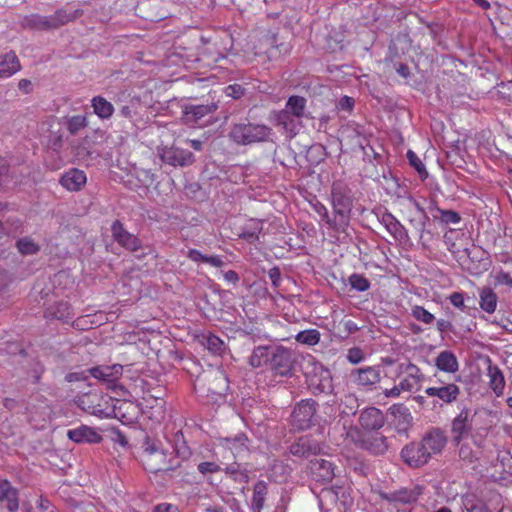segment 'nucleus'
Wrapping results in <instances>:
<instances>
[{
	"instance_id": "69168bd1",
	"label": "nucleus",
	"mask_w": 512,
	"mask_h": 512,
	"mask_svg": "<svg viewBox=\"0 0 512 512\" xmlns=\"http://www.w3.org/2000/svg\"><path fill=\"white\" fill-rule=\"evenodd\" d=\"M496 282L508 287H512V277L508 272L500 270L495 276Z\"/></svg>"
},
{
	"instance_id": "603ef678",
	"label": "nucleus",
	"mask_w": 512,
	"mask_h": 512,
	"mask_svg": "<svg viewBox=\"0 0 512 512\" xmlns=\"http://www.w3.org/2000/svg\"><path fill=\"white\" fill-rule=\"evenodd\" d=\"M407 159L410 165L415 168L418 172L421 179H425L428 177V172L425 168V165L422 163L420 158L411 150L407 152Z\"/></svg>"
},
{
	"instance_id": "9b49d317",
	"label": "nucleus",
	"mask_w": 512,
	"mask_h": 512,
	"mask_svg": "<svg viewBox=\"0 0 512 512\" xmlns=\"http://www.w3.org/2000/svg\"><path fill=\"white\" fill-rule=\"evenodd\" d=\"M111 232L113 239L124 249L131 252H137L141 249V240L127 231L119 220L113 222Z\"/></svg>"
},
{
	"instance_id": "49530a36",
	"label": "nucleus",
	"mask_w": 512,
	"mask_h": 512,
	"mask_svg": "<svg viewBox=\"0 0 512 512\" xmlns=\"http://www.w3.org/2000/svg\"><path fill=\"white\" fill-rule=\"evenodd\" d=\"M258 234H263L265 236L266 234H277L281 232L282 225L276 221L273 220H260L258 221Z\"/></svg>"
},
{
	"instance_id": "6e6552de",
	"label": "nucleus",
	"mask_w": 512,
	"mask_h": 512,
	"mask_svg": "<svg viewBox=\"0 0 512 512\" xmlns=\"http://www.w3.org/2000/svg\"><path fill=\"white\" fill-rule=\"evenodd\" d=\"M398 370L399 374H405V376L399 382L400 389H404L406 392H414L420 389L424 375L417 365L411 362L401 363L398 366Z\"/></svg>"
},
{
	"instance_id": "c85d7f7f",
	"label": "nucleus",
	"mask_w": 512,
	"mask_h": 512,
	"mask_svg": "<svg viewBox=\"0 0 512 512\" xmlns=\"http://www.w3.org/2000/svg\"><path fill=\"white\" fill-rule=\"evenodd\" d=\"M45 317L47 319H57L63 322H69L74 317V312L68 302L60 301L46 309Z\"/></svg>"
},
{
	"instance_id": "4468645a",
	"label": "nucleus",
	"mask_w": 512,
	"mask_h": 512,
	"mask_svg": "<svg viewBox=\"0 0 512 512\" xmlns=\"http://www.w3.org/2000/svg\"><path fill=\"white\" fill-rule=\"evenodd\" d=\"M358 422L364 430H379L385 424V416L380 409L367 407L360 412Z\"/></svg>"
},
{
	"instance_id": "052dcab7",
	"label": "nucleus",
	"mask_w": 512,
	"mask_h": 512,
	"mask_svg": "<svg viewBox=\"0 0 512 512\" xmlns=\"http://www.w3.org/2000/svg\"><path fill=\"white\" fill-rule=\"evenodd\" d=\"M89 375L90 374L88 370L80 372H70L65 376V381L69 383L87 381L89 379Z\"/></svg>"
},
{
	"instance_id": "1a4fd4ad",
	"label": "nucleus",
	"mask_w": 512,
	"mask_h": 512,
	"mask_svg": "<svg viewBox=\"0 0 512 512\" xmlns=\"http://www.w3.org/2000/svg\"><path fill=\"white\" fill-rule=\"evenodd\" d=\"M169 452L148 445L143 452V465L151 473L163 472L168 463Z\"/></svg>"
},
{
	"instance_id": "f704fd0d",
	"label": "nucleus",
	"mask_w": 512,
	"mask_h": 512,
	"mask_svg": "<svg viewBox=\"0 0 512 512\" xmlns=\"http://www.w3.org/2000/svg\"><path fill=\"white\" fill-rule=\"evenodd\" d=\"M318 498L321 512H333L337 510V498L331 487L322 489Z\"/></svg>"
},
{
	"instance_id": "39448f33",
	"label": "nucleus",
	"mask_w": 512,
	"mask_h": 512,
	"mask_svg": "<svg viewBox=\"0 0 512 512\" xmlns=\"http://www.w3.org/2000/svg\"><path fill=\"white\" fill-rule=\"evenodd\" d=\"M158 155L162 162L173 167L191 166L196 161V158L191 151L175 145L159 148Z\"/></svg>"
},
{
	"instance_id": "c756f323",
	"label": "nucleus",
	"mask_w": 512,
	"mask_h": 512,
	"mask_svg": "<svg viewBox=\"0 0 512 512\" xmlns=\"http://www.w3.org/2000/svg\"><path fill=\"white\" fill-rule=\"evenodd\" d=\"M83 14L80 9L68 10L62 8L57 10L53 15H50V27L57 29L71 21L78 19Z\"/></svg>"
},
{
	"instance_id": "423d86ee",
	"label": "nucleus",
	"mask_w": 512,
	"mask_h": 512,
	"mask_svg": "<svg viewBox=\"0 0 512 512\" xmlns=\"http://www.w3.org/2000/svg\"><path fill=\"white\" fill-rule=\"evenodd\" d=\"M317 403L313 399L300 401L291 414V423L298 430H305L312 426Z\"/></svg>"
},
{
	"instance_id": "864d4df0",
	"label": "nucleus",
	"mask_w": 512,
	"mask_h": 512,
	"mask_svg": "<svg viewBox=\"0 0 512 512\" xmlns=\"http://www.w3.org/2000/svg\"><path fill=\"white\" fill-rule=\"evenodd\" d=\"M351 287L359 292H364L370 288L369 280L361 274H352L349 277Z\"/></svg>"
},
{
	"instance_id": "473e14b6",
	"label": "nucleus",
	"mask_w": 512,
	"mask_h": 512,
	"mask_svg": "<svg viewBox=\"0 0 512 512\" xmlns=\"http://www.w3.org/2000/svg\"><path fill=\"white\" fill-rule=\"evenodd\" d=\"M488 377L490 388L497 396H501L505 387V379L502 371L498 366L489 365Z\"/></svg>"
},
{
	"instance_id": "a19ab883",
	"label": "nucleus",
	"mask_w": 512,
	"mask_h": 512,
	"mask_svg": "<svg viewBox=\"0 0 512 512\" xmlns=\"http://www.w3.org/2000/svg\"><path fill=\"white\" fill-rule=\"evenodd\" d=\"M203 345L213 354L221 355L225 351V343L218 336L209 334L203 338Z\"/></svg>"
},
{
	"instance_id": "7c9ffc66",
	"label": "nucleus",
	"mask_w": 512,
	"mask_h": 512,
	"mask_svg": "<svg viewBox=\"0 0 512 512\" xmlns=\"http://www.w3.org/2000/svg\"><path fill=\"white\" fill-rule=\"evenodd\" d=\"M435 366L443 372L455 373L459 369V362L452 351L444 350L435 358Z\"/></svg>"
},
{
	"instance_id": "338daca9",
	"label": "nucleus",
	"mask_w": 512,
	"mask_h": 512,
	"mask_svg": "<svg viewBox=\"0 0 512 512\" xmlns=\"http://www.w3.org/2000/svg\"><path fill=\"white\" fill-rule=\"evenodd\" d=\"M268 276L274 287H278L281 281V273L279 268L273 267L268 271Z\"/></svg>"
},
{
	"instance_id": "0eeeda50",
	"label": "nucleus",
	"mask_w": 512,
	"mask_h": 512,
	"mask_svg": "<svg viewBox=\"0 0 512 512\" xmlns=\"http://www.w3.org/2000/svg\"><path fill=\"white\" fill-rule=\"evenodd\" d=\"M400 456L403 462L411 468H420L431 459L429 452H427L425 445L421 441H413L406 444L402 448Z\"/></svg>"
},
{
	"instance_id": "4c0bfd02",
	"label": "nucleus",
	"mask_w": 512,
	"mask_h": 512,
	"mask_svg": "<svg viewBox=\"0 0 512 512\" xmlns=\"http://www.w3.org/2000/svg\"><path fill=\"white\" fill-rule=\"evenodd\" d=\"M337 498V510L333 512H346L352 505L353 500L347 488L341 486L331 487Z\"/></svg>"
},
{
	"instance_id": "bb28decb",
	"label": "nucleus",
	"mask_w": 512,
	"mask_h": 512,
	"mask_svg": "<svg viewBox=\"0 0 512 512\" xmlns=\"http://www.w3.org/2000/svg\"><path fill=\"white\" fill-rule=\"evenodd\" d=\"M86 180V174L82 170L73 168L62 175L60 184L69 191H79Z\"/></svg>"
},
{
	"instance_id": "4be33fe9",
	"label": "nucleus",
	"mask_w": 512,
	"mask_h": 512,
	"mask_svg": "<svg viewBox=\"0 0 512 512\" xmlns=\"http://www.w3.org/2000/svg\"><path fill=\"white\" fill-rule=\"evenodd\" d=\"M310 474L317 482H329L334 477L333 465L325 459H315L310 462Z\"/></svg>"
},
{
	"instance_id": "e2e57ef3",
	"label": "nucleus",
	"mask_w": 512,
	"mask_h": 512,
	"mask_svg": "<svg viewBox=\"0 0 512 512\" xmlns=\"http://www.w3.org/2000/svg\"><path fill=\"white\" fill-rule=\"evenodd\" d=\"M173 454L174 453L172 451L169 452L167 463L168 467H166L163 472L175 471L181 467V463L183 460H181V458H178L177 455L173 456Z\"/></svg>"
},
{
	"instance_id": "f3484780",
	"label": "nucleus",
	"mask_w": 512,
	"mask_h": 512,
	"mask_svg": "<svg viewBox=\"0 0 512 512\" xmlns=\"http://www.w3.org/2000/svg\"><path fill=\"white\" fill-rule=\"evenodd\" d=\"M353 382L358 386L370 387L381 380V370L379 367L367 366L354 369L351 372Z\"/></svg>"
},
{
	"instance_id": "f8f14e48",
	"label": "nucleus",
	"mask_w": 512,
	"mask_h": 512,
	"mask_svg": "<svg viewBox=\"0 0 512 512\" xmlns=\"http://www.w3.org/2000/svg\"><path fill=\"white\" fill-rule=\"evenodd\" d=\"M427 452H429L430 457L434 455L441 454L447 445V435L444 430L439 427H433L429 429L420 440Z\"/></svg>"
},
{
	"instance_id": "37998d69",
	"label": "nucleus",
	"mask_w": 512,
	"mask_h": 512,
	"mask_svg": "<svg viewBox=\"0 0 512 512\" xmlns=\"http://www.w3.org/2000/svg\"><path fill=\"white\" fill-rule=\"evenodd\" d=\"M410 202L414 206L415 210L418 212V233L420 240L423 239L424 233L426 231V225L429 221V217L424 209V207L415 199L411 198Z\"/></svg>"
},
{
	"instance_id": "72a5a7b5",
	"label": "nucleus",
	"mask_w": 512,
	"mask_h": 512,
	"mask_svg": "<svg viewBox=\"0 0 512 512\" xmlns=\"http://www.w3.org/2000/svg\"><path fill=\"white\" fill-rule=\"evenodd\" d=\"M94 113L101 119H109L114 113V107L111 102L102 96H95L91 100Z\"/></svg>"
},
{
	"instance_id": "412c9836",
	"label": "nucleus",
	"mask_w": 512,
	"mask_h": 512,
	"mask_svg": "<svg viewBox=\"0 0 512 512\" xmlns=\"http://www.w3.org/2000/svg\"><path fill=\"white\" fill-rule=\"evenodd\" d=\"M216 109L217 105L214 103L208 105H185L183 107V120L186 124L194 125Z\"/></svg>"
},
{
	"instance_id": "393cba45",
	"label": "nucleus",
	"mask_w": 512,
	"mask_h": 512,
	"mask_svg": "<svg viewBox=\"0 0 512 512\" xmlns=\"http://www.w3.org/2000/svg\"><path fill=\"white\" fill-rule=\"evenodd\" d=\"M91 376L107 383L115 382L123 373V366L114 364L112 366H96L88 369Z\"/></svg>"
},
{
	"instance_id": "c9c22d12",
	"label": "nucleus",
	"mask_w": 512,
	"mask_h": 512,
	"mask_svg": "<svg viewBox=\"0 0 512 512\" xmlns=\"http://www.w3.org/2000/svg\"><path fill=\"white\" fill-rule=\"evenodd\" d=\"M462 507L465 512H491L485 502L474 494L462 496Z\"/></svg>"
},
{
	"instance_id": "13d9d810",
	"label": "nucleus",
	"mask_w": 512,
	"mask_h": 512,
	"mask_svg": "<svg viewBox=\"0 0 512 512\" xmlns=\"http://www.w3.org/2000/svg\"><path fill=\"white\" fill-rule=\"evenodd\" d=\"M226 94L234 99H239L246 93V88L240 84H232L226 87Z\"/></svg>"
},
{
	"instance_id": "8fccbe9b",
	"label": "nucleus",
	"mask_w": 512,
	"mask_h": 512,
	"mask_svg": "<svg viewBox=\"0 0 512 512\" xmlns=\"http://www.w3.org/2000/svg\"><path fill=\"white\" fill-rule=\"evenodd\" d=\"M411 315L418 321L423 322L425 324H431L435 317L432 313L427 311L424 307L415 305L411 309Z\"/></svg>"
},
{
	"instance_id": "a878e982",
	"label": "nucleus",
	"mask_w": 512,
	"mask_h": 512,
	"mask_svg": "<svg viewBox=\"0 0 512 512\" xmlns=\"http://www.w3.org/2000/svg\"><path fill=\"white\" fill-rule=\"evenodd\" d=\"M7 501L9 512H16L19 509V492L6 479H0V501Z\"/></svg>"
},
{
	"instance_id": "4d7b16f0",
	"label": "nucleus",
	"mask_w": 512,
	"mask_h": 512,
	"mask_svg": "<svg viewBox=\"0 0 512 512\" xmlns=\"http://www.w3.org/2000/svg\"><path fill=\"white\" fill-rule=\"evenodd\" d=\"M221 470V467L216 462H201L198 464V471L203 474H213Z\"/></svg>"
},
{
	"instance_id": "f03ea898",
	"label": "nucleus",
	"mask_w": 512,
	"mask_h": 512,
	"mask_svg": "<svg viewBox=\"0 0 512 512\" xmlns=\"http://www.w3.org/2000/svg\"><path fill=\"white\" fill-rule=\"evenodd\" d=\"M331 205L335 216L334 232L346 233L350 223L353 198L351 190L341 181L334 182L331 188Z\"/></svg>"
},
{
	"instance_id": "79ce46f5",
	"label": "nucleus",
	"mask_w": 512,
	"mask_h": 512,
	"mask_svg": "<svg viewBox=\"0 0 512 512\" xmlns=\"http://www.w3.org/2000/svg\"><path fill=\"white\" fill-rule=\"evenodd\" d=\"M387 231L400 243H407L409 241V235L406 228L396 218L390 225H388Z\"/></svg>"
},
{
	"instance_id": "58836bf2",
	"label": "nucleus",
	"mask_w": 512,
	"mask_h": 512,
	"mask_svg": "<svg viewBox=\"0 0 512 512\" xmlns=\"http://www.w3.org/2000/svg\"><path fill=\"white\" fill-rule=\"evenodd\" d=\"M15 246L18 252L23 256L35 255L40 251V245L28 236L19 238Z\"/></svg>"
},
{
	"instance_id": "6e6d98bb",
	"label": "nucleus",
	"mask_w": 512,
	"mask_h": 512,
	"mask_svg": "<svg viewBox=\"0 0 512 512\" xmlns=\"http://www.w3.org/2000/svg\"><path fill=\"white\" fill-rule=\"evenodd\" d=\"M11 282V276L7 270L0 266V298L3 300V295L6 293L8 286ZM3 304V301H1Z\"/></svg>"
},
{
	"instance_id": "b1692460",
	"label": "nucleus",
	"mask_w": 512,
	"mask_h": 512,
	"mask_svg": "<svg viewBox=\"0 0 512 512\" xmlns=\"http://www.w3.org/2000/svg\"><path fill=\"white\" fill-rule=\"evenodd\" d=\"M425 393L430 397H438L444 403L450 404L457 400L460 388L454 383H449L438 387H429L425 390Z\"/></svg>"
},
{
	"instance_id": "f257e3e1",
	"label": "nucleus",
	"mask_w": 512,
	"mask_h": 512,
	"mask_svg": "<svg viewBox=\"0 0 512 512\" xmlns=\"http://www.w3.org/2000/svg\"><path fill=\"white\" fill-rule=\"evenodd\" d=\"M258 330V342L264 339L274 342L278 340L275 333L269 334ZM294 366V358L291 350L277 345L258 343V367H265L262 372L270 371L274 375L288 376Z\"/></svg>"
},
{
	"instance_id": "9d476101",
	"label": "nucleus",
	"mask_w": 512,
	"mask_h": 512,
	"mask_svg": "<svg viewBox=\"0 0 512 512\" xmlns=\"http://www.w3.org/2000/svg\"><path fill=\"white\" fill-rule=\"evenodd\" d=\"M388 412L392 416V424L397 433L407 435L413 424V416L409 408L402 403H398L393 404Z\"/></svg>"
},
{
	"instance_id": "a18cd8bd",
	"label": "nucleus",
	"mask_w": 512,
	"mask_h": 512,
	"mask_svg": "<svg viewBox=\"0 0 512 512\" xmlns=\"http://www.w3.org/2000/svg\"><path fill=\"white\" fill-rule=\"evenodd\" d=\"M296 341L308 346H314L320 341V332L316 329L301 331L296 335Z\"/></svg>"
},
{
	"instance_id": "5fc2aeb1",
	"label": "nucleus",
	"mask_w": 512,
	"mask_h": 512,
	"mask_svg": "<svg viewBox=\"0 0 512 512\" xmlns=\"http://www.w3.org/2000/svg\"><path fill=\"white\" fill-rule=\"evenodd\" d=\"M247 437L244 434H239L234 438H226L225 441L231 450L236 452L244 451L246 449Z\"/></svg>"
},
{
	"instance_id": "2eb2a0df",
	"label": "nucleus",
	"mask_w": 512,
	"mask_h": 512,
	"mask_svg": "<svg viewBox=\"0 0 512 512\" xmlns=\"http://www.w3.org/2000/svg\"><path fill=\"white\" fill-rule=\"evenodd\" d=\"M471 429L472 420L470 419V411L463 409L452 421L451 433L453 441L459 444L463 438L469 435Z\"/></svg>"
},
{
	"instance_id": "774afa93",
	"label": "nucleus",
	"mask_w": 512,
	"mask_h": 512,
	"mask_svg": "<svg viewBox=\"0 0 512 512\" xmlns=\"http://www.w3.org/2000/svg\"><path fill=\"white\" fill-rule=\"evenodd\" d=\"M354 106V99L344 96L339 100L338 108L345 111H351Z\"/></svg>"
},
{
	"instance_id": "bf43d9fd",
	"label": "nucleus",
	"mask_w": 512,
	"mask_h": 512,
	"mask_svg": "<svg viewBox=\"0 0 512 512\" xmlns=\"http://www.w3.org/2000/svg\"><path fill=\"white\" fill-rule=\"evenodd\" d=\"M459 457L466 462L472 463L477 457L468 444H462L459 449Z\"/></svg>"
},
{
	"instance_id": "680f3d73",
	"label": "nucleus",
	"mask_w": 512,
	"mask_h": 512,
	"mask_svg": "<svg viewBox=\"0 0 512 512\" xmlns=\"http://www.w3.org/2000/svg\"><path fill=\"white\" fill-rule=\"evenodd\" d=\"M347 359L352 364H358L364 359L363 351L359 347L348 350Z\"/></svg>"
},
{
	"instance_id": "de8ad7c7",
	"label": "nucleus",
	"mask_w": 512,
	"mask_h": 512,
	"mask_svg": "<svg viewBox=\"0 0 512 512\" xmlns=\"http://www.w3.org/2000/svg\"><path fill=\"white\" fill-rule=\"evenodd\" d=\"M12 182H14V176L10 171V165L0 158V189L8 187Z\"/></svg>"
},
{
	"instance_id": "5701e85b",
	"label": "nucleus",
	"mask_w": 512,
	"mask_h": 512,
	"mask_svg": "<svg viewBox=\"0 0 512 512\" xmlns=\"http://www.w3.org/2000/svg\"><path fill=\"white\" fill-rule=\"evenodd\" d=\"M309 386L318 393H326L332 389V377L328 369L315 367L314 375L309 379Z\"/></svg>"
},
{
	"instance_id": "0e129e2a",
	"label": "nucleus",
	"mask_w": 512,
	"mask_h": 512,
	"mask_svg": "<svg viewBox=\"0 0 512 512\" xmlns=\"http://www.w3.org/2000/svg\"><path fill=\"white\" fill-rule=\"evenodd\" d=\"M449 300L457 308L465 310L467 307L465 305L464 295L461 292H454L449 296Z\"/></svg>"
},
{
	"instance_id": "ea45409f",
	"label": "nucleus",
	"mask_w": 512,
	"mask_h": 512,
	"mask_svg": "<svg viewBox=\"0 0 512 512\" xmlns=\"http://www.w3.org/2000/svg\"><path fill=\"white\" fill-rule=\"evenodd\" d=\"M174 446H173V453L177 455L178 458H181V460H186L190 457L191 451L190 448L187 446L183 433L181 431L177 432L174 435Z\"/></svg>"
},
{
	"instance_id": "ddd939ff",
	"label": "nucleus",
	"mask_w": 512,
	"mask_h": 512,
	"mask_svg": "<svg viewBox=\"0 0 512 512\" xmlns=\"http://www.w3.org/2000/svg\"><path fill=\"white\" fill-rule=\"evenodd\" d=\"M230 137L237 144H252L256 142V125L248 119H243L233 126Z\"/></svg>"
},
{
	"instance_id": "09e8293b",
	"label": "nucleus",
	"mask_w": 512,
	"mask_h": 512,
	"mask_svg": "<svg viewBox=\"0 0 512 512\" xmlns=\"http://www.w3.org/2000/svg\"><path fill=\"white\" fill-rule=\"evenodd\" d=\"M436 211L439 215H434V218H439L444 224H457L461 220L459 213L456 211L440 208H436Z\"/></svg>"
},
{
	"instance_id": "2f4dec72",
	"label": "nucleus",
	"mask_w": 512,
	"mask_h": 512,
	"mask_svg": "<svg viewBox=\"0 0 512 512\" xmlns=\"http://www.w3.org/2000/svg\"><path fill=\"white\" fill-rule=\"evenodd\" d=\"M22 26L39 31L52 30V27H50V17L39 14L25 16L22 21Z\"/></svg>"
},
{
	"instance_id": "dca6fc26",
	"label": "nucleus",
	"mask_w": 512,
	"mask_h": 512,
	"mask_svg": "<svg viewBox=\"0 0 512 512\" xmlns=\"http://www.w3.org/2000/svg\"><path fill=\"white\" fill-rule=\"evenodd\" d=\"M320 452V443L310 436H302L290 446V453L297 457L308 458Z\"/></svg>"
},
{
	"instance_id": "c03bdc74",
	"label": "nucleus",
	"mask_w": 512,
	"mask_h": 512,
	"mask_svg": "<svg viewBox=\"0 0 512 512\" xmlns=\"http://www.w3.org/2000/svg\"><path fill=\"white\" fill-rule=\"evenodd\" d=\"M66 128L71 135H76L81 129L87 126V119L84 115H74L66 118Z\"/></svg>"
},
{
	"instance_id": "a211bd4d",
	"label": "nucleus",
	"mask_w": 512,
	"mask_h": 512,
	"mask_svg": "<svg viewBox=\"0 0 512 512\" xmlns=\"http://www.w3.org/2000/svg\"><path fill=\"white\" fill-rule=\"evenodd\" d=\"M305 105L306 99L304 97L291 96L287 101L286 109L278 115V123L286 128L291 114L298 118L304 115Z\"/></svg>"
},
{
	"instance_id": "e433bc0d",
	"label": "nucleus",
	"mask_w": 512,
	"mask_h": 512,
	"mask_svg": "<svg viewBox=\"0 0 512 512\" xmlns=\"http://www.w3.org/2000/svg\"><path fill=\"white\" fill-rule=\"evenodd\" d=\"M498 297L491 288H483L480 291V307L487 313H493L497 307Z\"/></svg>"
},
{
	"instance_id": "cd10ccee",
	"label": "nucleus",
	"mask_w": 512,
	"mask_h": 512,
	"mask_svg": "<svg viewBox=\"0 0 512 512\" xmlns=\"http://www.w3.org/2000/svg\"><path fill=\"white\" fill-rule=\"evenodd\" d=\"M20 69L21 64L14 51L0 54V79L11 77Z\"/></svg>"
},
{
	"instance_id": "7ed1b4c3",
	"label": "nucleus",
	"mask_w": 512,
	"mask_h": 512,
	"mask_svg": "<svg viewBox=\"0 0 512 512\" xmlns=\"http://www.w3.org/2000/svg\"><path fill=\"white\" fill-rule=\"evenodd\" d=\"M115 399L100 393L89 392L77 397V406L91 414L100 418L124 417L120 414L121 406L114 405Z\"/></svg>"
},
{
	"instance_id": "6ab92c4d",
	"label": "nucleus",
	"mask_w": 512,
	"mask_h": 512,
	"mask_svg": "<svg viewBox=\"0 0 512 512\" xmlns=\"http://www.w3.org/2000/svg\"><path fill=\"white\" fill-rule=\"evenodd\" d=\"M359 445L363 450L376 456L385 454L389 448L387 437L378 433L363 436Z\"/></svg>"
},
{
	"instance_id": "aec40b11",
	"label": "nucleus",
	"mask_w": 512,
	"mask_h": 512,
	"mask_svg": "<svg viewBox=\"0 0 512 512\" xmlns=\"http://www.w3.org/2000/svg\"><path fill=\"white\" fill-rule=\"evenodd\" d=\"M67 436L77 444H96L102 441V436L95 429L86 425H81L75 429H69L67 431Z\"/></svg>"
},
{
	"instance_id": "3c124183",
	"label": "nucleus",
	"mask_w": 512,
	"mask_h": 512,
	"mask_svg": "<svg viewBox=\"0 0 512 512\" xmlns=\"http://www.w3.org/2000/svg\"><path fill=\"white\" fill-rule=\"evenodd\" d=\"M315 212L321 217V220L326 223L329 229L334 231V223L336 221L335 216L331 217L328 213V209L321 202L317 201L313 204Z\"/></svg>"
},
{
	"instance_id": "20e7f679",
	"label": "nucleus",
	"mask_w": 512,
	"mask_h": 512,
	"mask_svg": "<svg viewBox=\"0 0 512 512\" xmlns=\"http://www.w3.org/2000/svg\"><path fill=\"white\" fill-rule=\"evenodd\" d=\"M423 493V487L420 485H412L410 487H402L400 489L381 492L380 497L387 503V509H398L399 506L412 505L416 503Z\"/></svg>"
}]
</instances>
